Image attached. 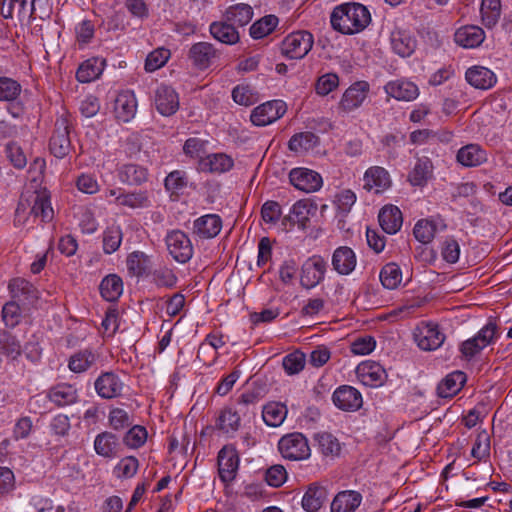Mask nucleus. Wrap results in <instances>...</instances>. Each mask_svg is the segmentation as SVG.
Returning a JSON list of instances; mask_svg holds the SVG:
<instances>
[{
  "mask_svg": "<svg viewBox=\"0 0 512 512\" xmlns=\"http://www.w3.org/2000/svg\"><path fill=\"white\" fill-rule=\"evenodd\" d=\"M371 21L369 10L360 3H344L336 6L331 15L332 28L345 35L363 31Z\"/></svg>",
  "mask_w": 512,
  "mask_h": 512,
  "instance_id": "f257e3e1",
  "label": "nucleus"
},
{
  "mask_svg": "<svg viewBox=\"0 0 512 512\" xmlns=\"http://www.w3.org/2000/svg\"><path fill=\"white\" fill-rule=\"evenodd\" d=\"M278 450L283 458L291 461L305 460L311 454L307 438L299 432L282 436L278 442Z\"/></svg>",
  "mask_w": 512,
  "mask_h": 512,
  "instance_id": "f03ea898",
  "label": "nucleus"
},
{
  "mask_svg": "<svg viewBox=\"0 0 512 512\" xmlns=\"http://www.w3.org/2000/svg\"><path fill=\"white\" fill-rule=\"evenodd\" d=\"M314 43L313 35L305 30L296 31L284 38L281 52L290 59H302L311 50Z\"/></svg>",
  "mask_w": 512,
  "mask_h": 512,
  "instance_id": "7ed1b4c3",
  "label": "nucleus"
},
{
  "mask_svg": "<svg viewBox=\"0 0 512 512\" xmlns=\"http://www.w3.org/2000/svg\"><path fill=\"white\" fill-rule=\"evenodd\" d=\"M70 128L71 124L66 116L57 118L49 143L51 153L57 158H64L71 150Z\"/></svg>",
  "mask_w": 512,
  "mask_h": 512,
  "instance_id": "20e7f679",
  "label": "nucleus"
},
{
  "mask_svg": "<svg viewBox=\"0 0 512 512\" xmlns=\"http://www.w3.org/2000/svg\"><path fill=\"white\" fill-rule=\"evenodd\" d=\"M8 289L13 301L19 303L23 310L34 307L39 300L37 288L24 278H14L9 282Z\"/></svg>",
  "mask_w": 512,
  "mask_h": 512,
  "instance_id": "39448f33",
  "label": "nucleus"
},
{
  "mask_svg": "<svg viewBox=\"0 0 512 512\" xmlns=\"http://www.w3.org/2000/svg\"><path fill=\"white\" fill-rule=\"evenodd\" d=\"M165 242L169 254L179 263L188 262L193 256V246L189 237L181 230H173L166 235Z\"/></svg>",
  "mask_w": 512,
  "mask_h": 512,
  "instance_id": "423d86ee",
  "label": "nucleus"
},
{
  "mask_svg": "<svg viewBox=\"0 0 512 512\" xmlns=\"http://www.w3.org/2000/svg\"><path fill=\"white\" fill-rule=\"evenodd\" d=\"M285 112L286 104L283 101L272 100L254 108L250 119L256 126H266L281 118Z\"/></svg>",
  "mask_w": 512,
  "mask_h": 512,
  "instance_id": "0eeeda50",
  "label": "nucleus"
},
{
  "mask_svg": "<svg viewBox=\"0 0 512 512\" xmlns=\"http://www.w3.org/2000/svg\"><path fill=\"white\" fill-rule=\"evenodd\" d=\"M327 262L321 256L309 258L301 269V285L306 289L316 287L325 277Z\"/></svg>",
  "mask_w": 512,
  "mask_h": 512,
  "instance_id": "6e6552de",
  "label": "nucleus"
},
{
  "mask_svg": "<svg viewBox=\"0 0 512 512\" xmlns=\"http://www.w3.org/2000/svg\"><path fill=\"white\" fill-rule=\"evenodd\" d=\"M187 57L196 69L206 70L220 57V52L209 42H197L190 47Z\"/></svg>",
  "mask_w": 512,
  "mask_h": 512,
  "instance_id": "1a4fd4ad",
  "label": "nucleus"
},
{
  "mask_svg": "<svg viewBox=\"0 0 512 512\" xmlns=\"http://www.w3.org/2000/svg\"><path fill=\"white\" fill-rule=\"evenodd\" d=\"M35 3L36 0H1L0 15L4 19H12L16 15L19 21L32 20L35 18Z\"/></svg>",
  "mask_w": 512,
  "mask_h": 512,
  "instance_id": "9d476101",
  "label": "nucleus"
},
{
  "mask_svg": "<svg viewBox=\"0 0 512 512\" xmlns=\"http://www.w3.org/2000/svg\"><path fill=\"white\" fill-rule=\"evenodd\" d=\"M290 183L306 193L315 192L322 187V177L316 171L307 168H294L289 173Z\"/></svg>",
  "mask_w": 512,
  "mask_h": 512,
  "instance_id": "9b49d317",
  "label": "nucleus"
},
{
  "mask_svg": "<svg viewBox=\"0 0 512 512\" xmlns=\"http://www.w3.org/2000/svg\"><path fill=\"white\" fill-rule=\"evenodd\" d=\"M239 467V456L232 446H224L218 453V472L222 482H232Z\"/></svg>",
  "mask_w": 512,
  "mask_h": 512,
  "instance_id": "f8f14e48",
  "label": "nucleus"
},
{
  "mask_svg": "<svg viewBox=\"0 0 512 512\" xmlns=\"http://www.w3.org/2000/svg\"><path fill=\"white\" fill-rule=\"evenodd\" d=\"M154 103L157 111L163 116H171L179 109V97L168 85H160L155 90Z\"/></svg>",
  "mask_w": 512,
  "mask_h": 512,
  "instance_id": "ddd939ff",
  "label": "nucleus"
},
{
  "mask_svg": "<svg viewBox=\"0 0 512 512\" xmlns=\"http://www.w3.org/2000/svg\"><path fill=\"white\" fill-rule=\"evenodd\" d=\"M368 91L369 84L365 81L352 84L342 95L339 108L346 113L359 108L367 98Z\"/></svg>",
  "mask_w": 512,
  "mask_h": 512,
  "instance_id": "4468645a",
  "label": "nucleus"
},
{
  "mask_svg": "<svg viewBox=\"0 0 512 512\" xmlns=\"http://www.w3.org/2000/svg\"><path fill=\"white\" fill-rule=\"evenodd\" d=\"M97 394L103 399H112L122 394L124 383L113 372L102 373L94 383Z\"/></svg>",
  "mask_w": 512,
  "mask_h": 512,
  "instance_id": "2eb2a0df",
  "label": "nucleus"
},
{
  "mask_svg": "<svg viewBox=\"0 0 512 512\" xmlns=\"http://www.w3.org/2000/svg\"><path fill=\"white\" fill-rule=\"evenodd\" d=\"M333 403L343 411H356L362 406V395L354 387L343 385L338 387L332 396Z\"/></svg>",
  "mask_w": 512,
  "mask_h": 512,
  "instance_id": "dca6fc26",
  "label": "nucleus"
},
{
  "mask_svg": "<svg viewBox=\"0 0 512 512\" xmlns=\"http://www.w3.org/2000/svg\"><path fill=\"white\" fill-rule=\"evenodd\" d=\"M356 373L361 382L370 387L381 386L387 377L385 369L379 363L373 361L359 364Z\"/></svg>",
  "mask_w": 512,
  "mask_h": 512,
  "instance_id": "f3484780",
  "label": "nucleus"
},
{
  "mask_svg": "<svg viewBox=\"0 0 512 512\" xmlns=\"http://www.w3.org/2000/svg\"><path fill=\"white\" fill-rule=\"evenodd\" d=\"M137 112V99L133 91L125 90L120 92L114 103L115 117L122 122L132 120Z\"/></svg>",
  "mask_w": 512,
  "mask_h": 512,
  "instance_id": "a211bd4d",
  "label": "nucleus"
},
{
  "mask_svg": "<svg viewBox=\"0 0 512 512\" xmlns=\"http://www.w3.org/2000/svg\"><path fill=\"white\" fill-rule=\"evenodd\" d=\"M392 50L400 57H409L416 49V38L410 31L397 28L392 31L390 36Z\"/></svg>",
  "mask_w": 512,
  "mask_h": 512,
  "instance_id": "6ab92c4d",
  "label": "nucleus"
},
{
  "mask_svg": "<svg viewBox=\"0 0 512 512\" xmlns=\"http://www.w3.org/2000/svg\"><path fill=\"white\" fill-rule=\"evenodd\" d=\"M221 229L222 220L217 214H206L193 222V233L201 239L214 238Z\"/></svg>",
  "mask_w": 512,
  "mask_h": 512,
  "instance_id": "aec40b11",
  "label": "nucleus"
},
{
  "mask_svg": "<svg viewBox=\"0 0 512 512\" xmlns=\"http://www.w3.org/2000/svg\"><path fill=\"white\" fill-rule=\"evenodd\" d=\"M331 263L338 274L349 275L356 267V254L350 247L340 246L334 250Z\"/></svg>",
  "mask_w": 512,
  "mask_h": 512,
  "instance_id": "412c9836",
  "label": "nucleus"
},
{
  "mask_svg": "<svg viewBox=\"0 0 512 512\" xmlns=\"http://www.w3.org/2000/svg\"><path fill=\"white\" fill-rule=\"evenodd\" d=\"M364 189L382 193L391 186V179L388 171L380 166L370 167L364 174Z\"/></svg>",
  "mask_w": 512,
  "mask_h": 512,
  "instance_id": "4be33fe9",
  "label": "nucleus"
},
{
  "mask_svg": "<svg viewBox=\"0 0 512 512\" xmlns=\"http://www.w3.org/2000/svg\"><path fill=\"white\" fill-rule=\"evenodd\" d=\"M386 94L399 101H412L419 95L417 85L408 80H394L384 86Z\"/></svg>",
  "mask_w": 512,
  "mask_h": 512,
  "instance_id": "5701e85b",
  "label": "nucleus"
},
{
  "mask_svg": "<svg viewBox=\"0 0 512 512\" xmlns=\"http://www.w3.org/2000/svg\"><path fill=\"white\" fill-rule=\"evenodd\" d=\"M467 82L476 89L487 90L492 88L497 81L496 75L490 69L483 66H472L465 73Z\"/></svg>",
  "mask_w": 512,
  "mask_h": 512,
  "instance_id": "b1692460",
  "label": "nucleus"
},
{
  "mask_svg": "<svg viewBox=\"0 0 512 512\" xmlns=\"http://www.w3.org/2000/svg\"><path fill=\"white\" fill-rule=\"evenodd\" d=\"M485 39V32L482 28L475 25H466L460 27L454 35L455 42L464 48H476L482 44Z\"/></svg>",
  "mask_w": 512,
  "mask_h": 512,
  "instance_id": "393cba45",
  "label": "nucleus"
},
{
  "mask_svg": "<svg viewBox=\"0 0 512 512\" xmlns=\"http://www.w3.org/2000/svg\"><path fill=\"white\" fill-rule=\"evenodd\" d=\"M379 224L387 234L397 233L403 223L401 210L394 205L384 206L378 215Z\"/></svg>",
  "mask_w": 512,
  "mask_h": 512,
  "instance_id": "a878e982",
  "label": "nucleus"
},
{
  "mask_svg": "<svg viewBox=\"0 0 512 512\" xmlns=\"http://www.w3.org/2000/svg\"><path fill=\"white\" fill-rule=\"evenodd\" d=\"M209 31L214 39L223 44L234 45L240 40L238 30L232 26V24H230L224 17L223 20L211 23Z\"/></svg>",
  "mask_w": 512,
  "mask_h": 512,
  "instance_id": "bb28decb",
  "label": "nucleus"
},
{
  "mask_svg": "<svg viewBox=\"0 0 512 512\" xmlns=\"http://www.w3.org/2000/svg\"><path fill=\"white\" fill-rule=\"evenodd\" d=\"M47 397L56 406L64 407L77 402L78 391L73 385L62 383L50 388Z\"/></svg>",
  "mask_w": 512,
  "mask_h": 512,
  "instance_id": "cd10ccee",
  "label": "nucleus"
},
{
  "mask_svg": "<svg viewBox=\"0 0 512 512\" xmlns=\"http://www.w3.org/2000/svg\"><path fill=\"white\" fill-rule=\"evenodd\" d=\"M433 175V163L424 156L417 158L414 167L408 174V181L412 186L423 187Z\"/></svg>",
  "mask_w": 512,
  "mask_h": 512,
  "instance_id": "c85d7f7f",
  "label": "nucleus"
},
{
  "mask_svg": "<svg viewBox=\"0 0 512 512\" xmlns=\"http://www.w3.org/2000/svg\"><path fill=\"white\" fill-rule=\"evenodd\" d=\"M362 501V495L353 490L339 492L331 503V512H354Z\"/></svg>",
  "mask_w": 512,
  "mask_h": 512,
  "instance_id": "c756f323",
  "label": "nucleus"
},
{
  "mask_svg": "<svg viewBox=\"0 0 512 512\" xmlns=\"http://www.w3.org/2000/svg\"><path fill=\"white\" fill-rule=\"evenodd\" d=\"M328 492L325 487L312 483L302 498V507L307 512H317L327 500Z\"/></svg>",
  "mask_w": 512,
  "mask_h": 512,
  "instance_id": "7c9ffc66",
  "label": "nucleus"
},
{
  "mask_svg": "<svg viewBox=\"0 0 512 512\" xmlns=\"http://www.w3.org/2000/svg\"><path fill=\"white\" fill-rule=\"evenodd\" d=\"M467 378L462 371L448 374L437 386V393L442 398H449L457 394L465 384Z\"/></svg>",
  "mask_w": 512,
  "mask_h": 512,
  "instance_id": "2f4dec72",
  "label": "nucleus"
},
{
  "mask_svg": "<svg viewBox=\"0 0 512 512\" xmlns=\"http://www.w3.org/2000/svg\"><path fill=\"white\" fill-rule=\"evenodd\" d=\"M119 446L118 437L111 432H102L94 440L95 452L105 458L116 457Z\"/></svg>",
  "mask_w": 512,
  "mask_h": 512,
  "instance_id": "473e14b6",
  "label": "nucleus"
},
{
  "mask_svg": "<svg viewBox=\"0 0 512 512\" xmlns=\"http://www.w3.org/2000/svg\"><path fill=\"white\" fill-rule=\"evenodd\" d=\"M457 161L466 167L479 166L487 161V153L479 145L469 144L458 151Z\"/></svg>",
  "mask_w": 512,
  "mask_h": 512,
  "instance_id": "72a5a7b5",
  "label": "nucleus"
},
{
  "mask_svg": "<svg viewBox=\"0 0 512 512\" xmlns=\"http://www.w3.org/2000/svg\"><path fill=\"white\" fill-rule=\"evenodd\" d=\"M30 213L41 218L42 222H50L53 219L54 211L50 202V194L46 189L35 193Z\"/></svg>",
  "mask_w": 512,
  "mask_h": 512,
  "instance_id": "f704fd0d",
  "label": "nucleus"
},
{
  "mask_svg": "<svg viewBox=\"0 0 512 512\" xmlns=\"http://www.w3.org/2000/svg\"><path fill=\"white\" fill-rule=\"evenodd\" d=\"M320 144V138L313 132L305 131L294 134L289 142L288 147L292 152L305 153L313 150Z\"/></svg>",
  "mask_w": 512,
  "mask_h": 512,
  "instance_id": "c9c22d12",
  "label": "nucleus"
},
{
  "mask_svg": "<svg viewBox=\"0 0 512 512\" xmlns=\"http://www.w3.org/2000/svg\"><path fill=\"white\" fill-rule=\"evenodd\" d=\"M115 202L117 205L131 209L147 208L151 206L149 193L146 190L120 193Z\"/></svg>",
  "mask_w": 512,
  "mask_h": 512,
  "instance_id": "e433bc0d",
  "label": "nucleus"
},
{
  "mask_svg": "<svg viewBox=\"0 0 512 512\" xmlns=\"http://www.w3.org/2000/svg\"><path fill=\"white\" fill-rule=\"evenodd\" d=\"M252 16L253 10L251 6L243 3L230 6L224 14V18L236 29L248 24Z\"/></svg>",
  "mask_w": 512,
  "mask_h": 512,
  "instance_id": "4c0bfd02",
  "label": "nucleus"
},
{
  "mask_svg": "<svg viewBox=\"0 0 512 512\" xmlns=\"http://www.w3.org/2000/svg\"><path fill=\"white\" fill-rule=\"evenodd\" d=\"M147 170L136 164H125L118 168V178L128 185H140L147 180Z\"/></svg>",
  "mask_w": 512,
  "mask_h": 512,
  "instance_id": "58836bf2",
  "label": "nucleus"
},
{
  "mask_svg": "<svg viewBox=\"0 0 512 512\" xmlns=\"http://www.w3.org/2000/svg\"><path fill=\"white\" fill-rule=\"evenodd\" d=\"M103 66L104 61L90 58L79 66L76 71V79L81 83H89L102 74Z\"/></svg>",
  "mask_w": 512,
  "mask_h": 512,
  "instance_id": "ea45409f",
  "label": "nucleus"
},
{
  "mask_svg": "<svg viewBox=\"0 0 512 512\" xmlns=\"http://www.w3.org/2000/svg\"><path fill=\"white\" fill-rule=\"evenodd\" d=\"M445 340V335L436 325H428L424 328L418 338V346L422 350H435L439 348Z\"/></svg>",
  "mask_w": 512,
  "mask_h": 512,
  "instance_id": "a19ab883",
  "label": "nucleus"
},
{
  "mask_svg": "<svg viewBox=\"0 0 512 512\" xmlns=\"http://www.w3.org/2000/svg\"><path fill=\"white\" fill-rule=\"evenodd\" d=\"M100 293L107 301H116L123 292L122 279L116 274L106 276L100 283Z\"/></svg>",
  "mask_w": 512,
  "mask_h": 512,
  "instance_id": "79ce46f5",
  "label": "nucleus"
},
{
  "mask_svg": "<svg viewBox=\"0 0 512 512\" xmlns=\"http://www.w3.org/2000/svg\"><path fill=\"white\" fill-rule=\"evenodd\" d=\"M287 416V408L279 402H270L263 407L262 418L266 425L280 426Z\"/></svg>",
  "mask_w": 512,
  "mask_h": 512,
  "instance_id": "37998d69",
  "label": "nucleus"
},
{
  "mask_svg": "<svg viewBox=\"0 0 512 512\" xmlns=\"http://www.w3.org/2000/svg\"><path fill=\"white\" fill-rule=\"evenodd\" d=\"M96 362V355L88 349L78 351L70 356L68 367L74 373H83Z\"/></svg>",
  "mask_w": 512,
  "mask_h": 512,
  "instance_id": "c03bdc74",
  "label": "nucleus"
},
{
  "mask_svg": "<svg viewBox=\"0 0 512 512\" xmlns=\"http://www.w3.org/2000/svg\"><path fill=\"white\" fill-rule=\"evenodd\" d=\"M317 442L319 451L324 456L336 457L340 454L341 445L339 440L331 433L322 432L317 433L314 437Z\"/></svg>",
  "mask_w": 512,
  "mask_h": 512,
  "instance_id": "a18cd8bd",
  "label": "nucleus"
},
{
  "mask_svg": "<svg viewBox=\"0 0 512 512\" xmlns=\"http://www.w3.org/2000/svg\"><path fill=\"white\" fill-rule=\"evenodd\" d=\"M480 12L483 24L487 28L494 27L501 15L500 0H482Z\"/></svg>",
  "mask_w": 512,
  "mask_h": 512,
  "instance_id": "49530a36",
  "label": "nucleus"
},
{
  "mask_svg": "<svg viewBox=\"0 0 512 512\" xmlns=\"http://www.w3.org/2000/svg\"><path fill=\"white\" fill-rule=\"evenodd\" d=\"M233 164V159L224 153L210 154L202 161L204 168L215 173L227 172L233 167Z\"/></svg>",
  "mask_w": 512,
  "mask_h": 512,
  "instance_id": "de8ad7c7",
  "label": "nucleus"
},
{
  "mask_svg": "<svg viewBox=\"0 0 512 512\" xmlns=\"http://www.w3.org/2000/svg\"><path fill=\"white\" fill-rule=\"evenodd\" d=\"M380 281L386 289H395L402 280L400 267L395 263L386 264L380 271Z\"/></svg>",
  "mask_w": 512,
  "mask_h": 512,
  "instance_id": "09e8293b",
  "label": "nucleus"
},
{
  "mask_svg": "<svg viewBox=\"0 0 512 512\" xmlns=\"http://www.w3.org/2000/svg\"><path fill=\"white\" fill-rule=\"evenodd\" d=\"M278 25V18L275 15H267L256 21L250 27V35L254 39H261L269 35Z\"/></svg>",
  "mask_w": 512,
  "mask_h": 512,
  "instance_id": "8fccbe9b",
  "label": "nucleus"
},
{
  "mask_svg": "<svg viewBox=\"0 0 512 512\" xmlns=\"http://www.w3.org/2000/svg\"><path fill=\"white\" fill-rule=\"evenodd\" d=\"M239 426L240 416L236 411H233L231 408H225L221 411L216 422V427L219 430L224 433H234L239 429Z\"/></svg>",
  "mask_w": 512,
  "mask_h": 512,
  "instance_id": "3c124183",
  "label": "nucleus"
},
{
  "mask_svg": "<svg viewBox=\"0 0 512 512\" xmlns=\"http://www.w3.org/2000/svg\"><path fill=\"white\" fill-rule=\"evenodd\" d=\"M0 351L11 360L17 359L21 355V345L18 339L8 333L3 332L0 334Z\"/></svg>",
  "mask_w": 512,
  "mask_h": 512,
  "instance_id": "603ef678",
  "label": "nucleus"
},
{
  "mask_svg": "<svg viewBox=\"0 0 512 512\" xmlns=\"http://www.w3.org/2000/svg\"><path fill=\"white\" fill-rule=\"evenodd\" d=\"M22 91L20 83L10 77H0V101L11 102L16 100Z\"/></svg>",
  "mask_w": 512,
  "mask_h": 512,
  "instance_id": "864d4df0",
  "label": "nucleus"
},
{
  "mask_svg": "<svg viewBox=\"0 0 512 512\" xmlns=\"http://www.w3.org/2000/svg\"><path fill=\"white\" fill-rule=\"evenodd\" d=\"M122 231L119 226L108 227L103 233V250L106 254H112L120 247Z\"/></svg>",
  "mask_w": 512,
  "mask_h": 512,
  "instance_id": "5fc2aeb1",
  "label": "nucleus"
},
{
  "mask_svg": "<svg viewBox=\"0 0 512 512\" xmlns=\"http://www.w3.org/2000/svg\"><path fill=\"white\" fill-rule=\"evenodd\" d=\"M305 363V354L300 351L289 353L282 361L283 368L288 375L300 373L304 369Z\"/></svg>",
  "mask_w": 512,
  "mask_h": 512,
  "instance_id": "6e6d98bb",
  "label": "nucleus"
},
{
  "mask_svg": "<svg viewBox=\"0 0 512 512\" xmlns=\"http://www.w3.org/2000/svg\"><path fill=\"white\" fill-rule=\"evenodd\" d=\"M310 208L307 202L300 200L297 201L290 209V218H292V225L305 229L309 222Z\"/></svg>",
  "mask_w": 512,
  "mask_h": 512,
  "instance_id": "4d7b16f0",
  "label": "nucleus"
},
{
  "mask_svg": "<svg viewBox=\"0 0 512 512\" xmlns=\"http://www.w3.org/2000/svg\"><path fill=\"white\" fill-rule=\"evenodd\" d=\"M435 231L436 225L427 219L419 220L413 229L415 238L423 244H427L433 240Z\"/></svg>",
  "mask_w": 512,
  "mask_h": 512,
  "instance_id": "13d9d810",
  "label": "nucleus"
},
{
  "mask_svg": "<svg viewBox=\"0 0 512 512\" xmlns=\"http://www.w3.org/2000/svg\"><path fill=\"white\" fill-rule=\"evenodd\" d=\"M128 271L135 276H142L146 273L148 268V258L140 251L132 252L127 257Z\"/></svg>",
  "mask_w": 512,
  "mask_h": 512,
  "instance_id": "bf43d9fd",
  "label": "nucleus"
},
{
  "mask_svg": "<svg viewBox=\"0 0 512 512\" xmlns=\"http://www.w3.org/2000/svg\"><path fill=\"white\" fill-rule=\"evenodd\" d=\"M22 306L16 301L7 302L2 308V319L7 327L13 328L19 324L21 320Z\"/></svg>",
  "mask_w": 512,
  "mask_h": 512,
  "instance_id": "052dcab7",
  "label": "nucleus"
},
{
  "mask_svg": "<svg viewBox=\"0 0 512 512\" xmlns=\"http://www.w3.org/2000/svg\"><path fill=\"white\" fill-rule=\"evenodd\" d=\"M139 468L138 459L134 456L122 458L114 468V473L118 478H131Z\"/></svg>",
  "mask_w": 512,
  "mask_h": 512,
  "instance_id": "680f3d73",
  "label": "nucleus"
},
{
  "mask_svg": "<svg viewBox=\"0 0 512 512\" xmlns=\"http://www.w3.org/2000/svg\"><path fill=\"white\" fill-rule=\"evenodd\" d=\"M187 184L188 177L186 172L183 170H174L170 172L164 180L166 190L172 193L184 189L187 187Z\"/></svg>",
  "mask_w": 512,
  "mask_h": 512,
  "instance_id": "e2e57ef3",
  "label": "nucleus"
},
{
  "mask_svg": "<svg viewBox=\"0 0 512 512\" xmlns=\"http://www.w3.org/2000/svg\"><path fill=\"white\" fill-rule=\"evenodd\" d=\"M5 153L10 161V163L16 169H23L27 164V157L21 148V146L16 142H9L5 147Z\"/></svg>",
  "mask_w": 512,
  "mask_h": 512,
  "instance_id": "0e129e2a",
  "label": "nucleus"
},
{
  "mask_svg": "<svg viewBox=\"0 0 512 512\" xmlns=\"http://www.w3.org/2000/svg\"><path fill=\"white\" fill-rule=\"evenodd\" d=\"M339 86V77L335 73L320 76L315 84V91L320 96H326Z\"/></svg>",
  "mask_w": 512,
  "mask_h": 512,
  "instance_id": "69168bd1",
  "label": "nucleus"
},
{
  "mask_svg": "<svg viewBox=\"0 0 512 512\" xmlns=\"http://www.w3.org/2000/svg\"><path fill=\"white\" fill-rule=\"evenodd\" d=\"M170 52L167 49L160 48L152 51L148 54L145 60V70L147 72H153L161 68L169 59Z\"/></svg>",
  "mask_w": 512,
  "mask_h": 512,
  "instance_id": "338daca9",
  "label": "nucleus"
},
{
  "mask_svg": "<svg viewBox=\"0 0 512 512\" xmlns=\"http://www.w3.org/2000/svg\"><path fill=\"white\" fill-rule=\"evenodd\" d=\"M147 440V431L143 426L134 425L124 436V443L130 448H139Z\"/></svg>",
  "mask_w": 512,
  "mask_h": 512,
  "instance_id": "774afa93",
  "label": "nucleus"
}]
</instances>
